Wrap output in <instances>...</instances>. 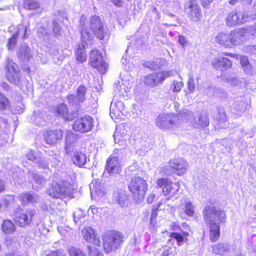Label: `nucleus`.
<instances>
[{
  "label": "nucleus",
  "instance_id": "c756f323",
  "mask_svg": "<svg viewBox=\"0 0 256 256\" xmlns=\"http://www.w3.org/2000/svg\"><path fill=\"white\" fill-rule=\"evenodd\" d=\"M26 156L29 160L37 164L40 168L43 169L48 168V162H46L42 158H36L35 156L34 151L30 150Z\"/></svg>",
  "mask_w": 256,
  "mask_h": 256
},
{
  "label": "nucleus",
  "instance_id": "a19ab883",
  "mask_svg": "<svg viewBox=\"0 0 256 256\" xmlns=\"http://www.w3.org/2000/svg\"><path fill=\"white\" fill-rule=\"evenodd\" d=\"M24 7L29 10H34L40 7V4L38 0H26L24 3Z\"/></svg>",
  "mask_w": 256,
  "mask_h": 256
},
{
  "label": "nucleus",
  "instance_id": "393cba45",
  "mask_svg": "<svg viewBox=\"0 0 256 256\" xmlns=\"http://www.w3.org/2000/svg\"><path fill=\"white\" fill-rule=\"evenodd\" d=\"M54 113L60 117H62L67 120H72L75 117L76 113L69 114L68 109L66 104H60L54 110Z\"/></svg>",
  "mask_w": 256,
  "mask_h": 256
},
{
  "label": "nucleus",
  "instance_id": "3c124183",
  "mask_svg": "<svg viewBox=\"0 0 256 256\" xmlns=\"http://www.w3.org/2000/svg\"><path fill=\"white\" fill-rule=\"evenodd\" d=\"M170 238L176 240L178 246L182 245L184 238L182 235L176 232H173L170 234Z\"/></svg>",
  "mask_w": 256,
  "mask_h": 256
},
{
  "label": "nucleus",
  "instance_id": "680f3d73",
  "mask_svg": "<svg viewBox=\"0 0 256 256\" xmlns=\"http://www.w3.org/2000/svg\"><path fill=\"white\" fill-rule=\"evenodd\" d=\"M245 50L251 54H256V46H248L246 48Z\"/></svg>",
  "mask_w": 256,
  "mask_h": 256
},
{
  "label": "nucleus",
  "instance_id": "a18cd8bd",
  "mask_svg": "<svg viewBox=\"0 0 256 256\" xmlns=\"http://www.w3.org/2000/svg\"><path fill=\"white\" fill-rule=\"evenodd\" d=\"M115 92L118 93L119 96L125 97L128 96V94L130 92V89L128 88H126V86L122 84L119 87L118 86L117 89L115 90Z\"/></svg>",
  "mask_w": 256,
  "mask_h": 256
},
{
  "label": "nucleus",
  "instance_id": "09e8293b",
  "mask_svg": "<svg viewBox=\"0 0 256 256\" xmlns=\"http://www.w3.org/2000/svg\"><path fill=\"white\" fill-rule=\"evenodd\" d=\"M210 90L214 92V94L218 97L224 98L227 95V92L221 88H217L213 87L210 88Z\"/></svg>",
  "mask_w": 256,
  "mask_h": 256
},
{
  "label": "nucleus",
  "instance_id": "603ef678",
  "mask_svg": "<svg viewBox=\"0 0 256 256\" xmlns=\"http://www.w3.org/2000/svg\"><path fill=\"white\" fill-rule=\"evenodd\" d=\"M18 34H14L12 38L9 40L8 46L9 50L13 49L16 43Z\"/></svg>",
  "mask_w": 256,
  "mask_h": 256
},
{
  "label": "nucleus",
  "instance_id": "58836bf2",
  "mask_svg": "<svg viewBox=\"0 0 256 256\" xmlns=\"http://www.w3.org/2000/svg\"><path fill=\"white\" fill-rule=\"evenodd\" d=\"M38 36L42 42H48L50 40V34L48 32L47 30L43 27L39 28L38 32Z\"/></svg>",
  "mask_w": 256,
  "mask_h": 256
},
{
  "label": "nucleus",
  "instance_id": "1a4fd4ad",
  "mask_svg": "<svg viewBox=\"0 0 256 256\" xmlns=\"http://www.w3.org/2000/svg\"><path fill=\"white\" fill-rule=\"evenodd\" d=\"M5 70L8 80L16 85L18 84L20 78L18 66L12 60L8 58L6 62Z\"/></svg>",
  "mask_w": 256,
  "mask_h": 256
},
{
  "label": "nucleus",
  "instance_id": "e2e57ef3",
  "mask_svg": "<svg viewBox=\"0 0 256 256\" xmlns=\"http://www.w3.org/2000/svg\"><path fill=\"white\" fill-rule=\"evenodd\" d=\"M98 212V208L94 206H92L88 211V214L90 215L91 214H92L93 217L96 214V215Z\"/></svg>",
  "mask_w": 256,
  "mask_h": 256
},
{
  "label": "nucleus",
  "instance_id": "20e7f679",
  "mask_svg": "<svg viewBox=\"0 0 256 256\" xmlns=\"http://www.w3.org/2000/svg\"><path fill=\"white\" fill-rule=\"evenodd\" d=\"M104 250L110 254L118 249L124 242V237L119 232L110 230L105 232L102 237Z\"/></svg>",
  "mask_w": 256,
  "mask_h": 256
},
{
  "label": "nucleus",
  "instance_id": "4c0bfd02",
  "mask_svg": "<svg viewBox=\"0 0 256 256\" xmlns=\"http://www.w3.org/2000/svg\"><path fill=\"white\" fill-rule=\"evenodd\" d=\"M227 118L225 113L223 112H220L219 116L218 118V127L222 130L226 129L228 126Z\"/></svg>",
  "mask_w": 256,
  "mask_h": 256
},
{
  "label": "nucleus",
  "instance_id": "412c9836",
  "mask_svg": "<svg viewBox=\"0 0 256 256\" xmlns=\"http://www.w3.org/2000/svg\"><path fill=\"white\" fill-rule=\"evenodd\" d=\"M18 58L23 62H28L32 58L30 48L26 44L21 45L17 50Z\"/></svg>",
  "mask_w": 256,
  "mask_h": 256
},
{
  "label": "nucleus",
  "instance_id": "5701e85b",
  "mask_svg": "<svg viewBox=\"0 0 256 256\" xmlns=\"http://www.w3.org/2000/svg\"><path fill=\"white\" fill-rule=\"evenodd\" d=\"M248 106V104L244 102L242 100H238L234 104L232 112L235 115L236 118H238L245 114Z\"/></svg>",
  "mask_w": 256,
  "mask_h": 256
},
{
  "label": "nucleus",
  "instance_id": "c85d7f7f",
  "mask_svg": "<svg viewBox=\"0 0 256 256\" xmlns=\"http://www.w3.org/2000/svg\"><path fill=\"white\" fill-rule=\"evenodd\" d=\"M19 198L23 204L37 203L40 200L39 197L34 193L23 194Z\"/></svg>",
  "mask_w": 256,
  "mask_h": 256
},
{
  "label": "nucleus",
  "instance_id": "aec40b11",
  "mask_svg": "<svg viewBox=\"0 0 256 256\" xmlns=\"http://www.w3.org/2000/svg\"><path fill=\"white\" fill-rule=\"evenodd\" d=\"M212 66L221 71L226 70L232 67L231 61L226 58H214L212 62Z\"/></svg>",
  "mask_w": 256,
  "mask_h": 256
},
{
  "label": "nucleus",
  "instance_id": "6ab92c4d",
  "mask_svg": "<svg viewBox=\"0 0 256 256\" xmlns=\"http://www.w3.org/2000/svg\"><path fill=\"white\" fill-rule=\"evenodd\" d=\"M186 11L188 18L194 21H198L201 17L200 10L194 0H190L187 3Z\"/></svg>",
  "mask_w": 256,
  "mask_h": 256
},
{
  "label": "nucleus",
  "instance_id": "338daca9",
  "mask_svg": "<svg viewBox=\"0 0 256 256\" xmlns=\"http://www.w3.org/2000/svg\"><path fill=\"white\" fill-rule=\"evenodd\" d=\"M172 252L171 248H165L164 250L162 256H169L172 254Z\"/></svg>",
  "mask_w": 256,
  "mask_h": 256
},
{
  "label": "nucleus",
  "instance_id": "37998d69",
  "mask_svg": "<svg viewBox=\"0 0 256 256\" xmlns=\"http://www.w3.org/2000/svg\"><path fill=\"white\" fill-rule=\"evenodd\" d=\"M224 80L232 86H238L241 84V82L234 76H229Z\"/></svg>",
  "mask_w": 256,
  "mask_h": 256
},
{
  "label": "nucleus",
  "instance_id": "6e6552de",
  "mask_svg": "<svg viewBox=\"0 0 256 256\" xmlns=\"http://www.w3.org/2000/svg\"><path fill=\"white\" fill-rule=\"evenodd\" d=\"M90 65L97 69L102 74H104L108 70V65L103 60L102 54L97 50H94L90 54Z\"/></svg>",
  "mask_w": 256,
  "mask_h": 256
},
{
  "label": "nucleus",
  "instance_id": "b1692460",
  "mask_svg": "<svg viewBox=\"0 0 256 256\" xmlns=\"http://www.w3.org/2000/svg\"><path fill=\"white\" fill-rule=\"evenodd\" d=\"M63 134L61 130H55L46 132L44 137L46 142L50 145L56 144L58 140H61Z\"/></svg>",
  "mask_w": 256,
  "mask_h": 256
},
{
  "label": "nucleus",
  "instance_id": "bb28decb",
  "mask_svg": "<svg viewBox=\"0 0 256 256\" xmlns=\"http://www.w3.org/2000/svg\"><path fill=\"white\" fill-rule=\"evenodd\" d=\"M231 249L230 246L227 243H220L212 246V252L216 255L224 256Z\"/></svg>",
  "mask_w": 256,
  "mask_h": 256
},
{
  "label": "nucleus",
  "instance_id": "4468645a",
  "mask_svg": "<svg viewBox=\"0 0 256 256\" xmlns=\"http://www.w3.org/2000/svg\"><path fill=\"white\" fill-rule=\"evenodd\" d=\"M122 162L119 160L118 156H111L110 159L107 161L105 170L110 175L114 176L119 174L122 172Z\"/></svg>",
  "mask_w": 256,
  "mask_h": 256
},
{
  "label": "nucleus",
  "instance_id": "ddd939ff",
  "mask_svg": "<svg viewBox=\"0 0 256 256\" xmlns=\"http://www.w3.org/2000/svg\"><path fill=\"white\" fill-rule=\"evenodd\" d=\"M35 214V211L32 210L22 211L16 214L15 222L20 226L25 227L32 222Z\"/></svg>",
  "mask_w": 256,
  "mask_h": 256
},
{
  "label": "nucleus",
  "instance_id": "69168bd1",
  "mask_svg": "<svg viewBox=\"0 0 256 256\" xmlns=\"http://www.w3.org/2000/svg\"><path fill=\"white\" fill-rule=\"evenodd\" d=\"M9 204H10V202H9L8 200H2V202H0V210L8 207V206L9 205Z\"/></svg>",
  "mask_w": 256,
  "mask_h": 256
},
{
  "label": "nucleus",
  "instance_id": "4d7b16f0",
  "mask_svg": "<svg viewBox=\"0 0 256 256\" xmlns=\"http://www.w3.org/2000/svg\"><path fill=\"white\" fill-rule=\"evenodd\" d=\"M53 33L55 36H58L60 35V28L59 24L56 21L53 22Z\"/></svg>",
  "mask_w": 256,
  "mask_h": 256
},
{
  "label": "nucleus",
  "instance_id": "473e14b6",
  "mask_svg": "<svg viewBox=\"0 0 256 256\" xmlns=\"http://www.w3.org/2000/svg\"><path fill=\"white\" fill-rule=\"evenodd\" d=\"M76 54L78 62L81 63L86 62L87 54L86 52L85 46L83 42L78 46V48L76 52Z\"/></svg>",
  "mask_w": 256,
  "mask_h": 256
},
{
  "label": "nucleus",
  "instance_id": "f704fd0d",
  "mask_svg": "<svg viewBox=\"0 0 256 256\" xmlns=\"http://www.w3.org/2000/svg\"><path fill=\"white\" fill-rule=\"evenodd\" d=\"M216 41L225 48H230V34L220 33L216 38Z\"/></svg>",
  "mask_w": 256,
  "mask_h": 256
},
{
  "label": "nucleus",
  "instance_id": "5fc2aeb1",
  "mask_svg": "<svg viewBox=\"0 0 256 256\" xmlns=\"http://www.w3.org/2000/svg\"><path fill=\"white\" fill-rule=\"evenodd\" d=\"M39 232L42 235L47 234L49 230L46 228V224L43 223L38 224L37 226Z\"/></svg>",
  "mask_w": 256,
  "mask_h": 256
},
{
  "label": "nucleus",
  "instance_id": "6e6d98bb",
  "mask_svg": "<svg viewBox=\"0 0 256 256\" xmlns=\"http://www.w3.org/2000/svg\"><path fill=\"white\" fill-rule=\"evenodd\" d=\"M88 250L90 256H103L102 254L96 248L88 246Z\"/></svg>",
  "mask_w": 256,
  "mask_h": 256
},
{
  "label": "nucleus",
  "instance_id": "9b49d317",
  "mask_svg": "<svg viewBox=\"0 0 256 256\" xmlns=\"http://www.w3.org/2000/svg\"><path fill=\"white\" fill-rule=\"evenodd\" d=\"M94 126V119L90 116L78 118L73 125L74 130L82 133L90 132Z\"/></svg>",
  "mask_w": 256,
  "mask_h": 256
},
{
  "label": "nucleus",
  "instance_id": "f3484780",
  "mask_svg": "<svg viewBox=\"0 0 256 256\" xmlns=\"http://www.w3.org/2000/svg\"><path fill=\"white\" fill-rule=\"evenodd\" d=\"M86 88L84 86H80L77 90L76 95L71 94L68 96V101L72 106H77L81 103H83L86 100Z\"/></svg>",
  "mask_w": 256,
  "mask_h": 256
},
{
  "label": "nucleus",
  "instance_id": "39448f33",
  "mask_svg": "<svg viewBox=\"0 0 256 256\" xmlns=\"http://www.w3.org/2000/svg\"><path fill=\"white\" fill-rule=\"evenodd\" d=\"M180 114H162L156 120V126L160 129H174L181 124Z\"/></svg>",
  "mask_w": 256,
  "mask_h": 256
},
{
  "label": "nucleus",
  "instance_id": "f257e3e1",
  "mask_svg": "<svg viewBox=\"0 0 256 256\" xmlns=\"http://www.w3.org/2000/svg\"><path fill=\"white\" fill-rule=\"evenodd\" d=\"M204 219L210 228V238L212 242L217 241L220 236V225L226 221V212L214 206H206L202 212Z\"/></svg>",
  "mask_w": 256,
  "mask_h": 256
},
{
  "label": "nucleus",
  "instance_id": "72a5a7b5",
  "mask_svg": "<svg viewBox=\"0 0 256 256\" xmlns=\"http://www.w3.org/2000/svg\"><path fill=\"white\" fill-rule=\"evenodd\" d=\"M2 230L6 234H11L16 231L14 224L10 220H5L2 226Z\"/></svg>",
  "mask_w": 256,
  "mask_h": 256
},
{
  "label": "nucleus",
  "instance_id": "a211bd4d",
  "mask_svg": "<svg viewBox=\"0 0 256 256\" xmlns=\"http://www.w3.org/2000/svg\"><path fill=\"white\" fill-rule=\"evenodd\" d=\"M169 164L170 166L174 170V172L180 176L186 172L188 167V163L182 158L170 160Z\"/></svg>",
  "mask_w": 256,
  "mask_h": 256
},
{
  "label": "nucleus",
  "instance_id": "2eb2a0df",
  "mask_svg": "<svg viewBox=\"0 0 256 256\" xmlns=\"http://www.w3.org/2000/svg\"><path fill=\"white\" fill-rule=\"evenodd\" d=\"M69 139L68 138L66 140V150L68 154H70L73 156L72 160L74 164L82 167L85 165L86 162L87 158L85 154L82 152H71V146L68 142Z\"/></svg>",
  "mask_w": 256,
  "mask_h": 256
},
{
  "label": "nucleus",
  "instance_id": "79ce46f5",
  "mask_svg": "<svg viewBox=\"0 0 256 256\" xmlns=\"http://www.w3.org/2000/svg\"><path fill=\"white\" fill-rule=\"evenodd\" d=\"M28 26H24V24L18 26L17 32L15 34H18V36H22L23 39L26 38V33Z\"/></svg>",
  "mask_w": 256,
  "mask_h": 256
},
{
  "label": "nucleus",
  "instance_id": "e433bc0d",
  "mask_svg": "<svg viewBox=\"0 0 256 256\" xmlns=\"http://www.w3.org/2000/svg\"><path fill=\"white\" fill-rule=\"evenodd\" d=\"M90 186L91 190V194L92 196L94 193L100 197L104 195V192L103 190V188L100 186V182L97 181L94 182L90 184Z\"/></svg>",
  "mask_w": 256,
  "mask_h": 256
},
{
  "label": "nucleus",
  "instance_id": "f03ea898",
  "mask_svg": "<svg viewBox=\"0 0 256 256\" xmlns=\"http://www.w3.org/2000/svg\"><path fill=\"white\" fill-rule=\"evenodd\" d=\"M86 18L84 15L81 16L80 26L82 42H87L93 38L92 34L100 40L104 39L108 34L105 31L102 22L99 16H94L92 17L90 21V28L92 32L86 28Z\"/></svg>",
  "mask_w": 256,
  "mask_h": 256
},
{
  "label": "nucleus",
  "instance_id": "864d4df0",
  "mask_svg": "<svg viewBox=\"0 0 256 256\" xmlns=\"http://www.w3.org/2000/svg\"><path fill=\"white\" fill-rule=\"evenodd\" d=\"M8 104V99L0 92V108L4 110L6 108Z\"/></svg>",
  "mask_w": 256,
  "mask_h": 256
},
{
  "label": "nucleus",
  "instance_id": "052dcab7",
  "mask_svg": "<svg viewBox=\"0 0 256 256\" xmlns=\"http://www.w3.org/2000/svg\"><path fill=\"white\" fill-rule=\"evenodd\" d=\"M247 32V36L248 34H250L252 36L256 37V25L251 26L248 28L245 29Z\"/></svg>",
  "mask_w": 256,
  "mask_h": 256
},
{
  "label": "nucleus",
  "instance_id": "0eeeda50",
  "mask_svg": "<svg viewBox=\"0 0 256 256\" xmlns=\"http://www.w3.org/2000/svg\"><path fill=\"white\" fill-rule=\"evenodd\" d=\"M180 117L182 118V121L185 120L190 122L192 126L197 128L207 127L210 124L207 115L194 116L193 114L188 110H184L181 114Z\"/></svg>",
  "mask_w": 256,
  "mask_h": 256
},
{
  "label": "nucleus",
  "instance_id": "13d9d810",
  "mask_svg": "<svg viewBox=\"0 0 256 256\" xmlns=\"http://www.w3.org/2000/svg\"><path fill=\"white\" fill-rule=\"evenodd\" d=\"M178 42L183 48L186 47L188 45V42L186 38L182 36H179Z\"/></svg>",
  "mask_w": 256,
  "mask_h": 256
},
{
  "label": "nucleus",
  "instance_id": "8fccbe9b",
  "mask_svg": "<svg viewBox=\"0 0 256 256\" xmlns=\"http://www.w3.org/2000/svg\"><path fill=\"white\" fill-rule=\"evenodd\" d=\"M30 176L33 177L34 180L40 186L44 184L46 182V180L43 177L38 174L30 173Z\"/></svg>",
  "mask_w": 256,
  "mask_h": 256
},
{
  "label": "nucleus",
  "instance_id": "f8f14e48",
  "mask_svg": "<svg viewBox=\"0 0 256 256\" xmlns=\"http://www.w3.org/2000/svg\"><path fill=\"white\" fill-rule=\"evenodd\" d=\"M230 48L239 46L247 40V32L244 28L234 30L230 34Z\"/></svg>",
  "mask_w": 256,
  "mask_h": 256
},
{
  "label": "nucleus",
  "instance_id": "49530a36",
  "mask_svg": "<svg viewBox=\"0 0 256 256\" xmlns=\"http://www.w3.org/2000/svg\"><path fill=\"white\" fill-rule=\"evenodd\" d=\"M70 256H86L82 250L74 247H70L68 249Z\"/></svg>",
  "mask_w": 256,
  "mask_h": 256
},
{
  "label": "nucleus",
  "instance_id": "de8ad7c7",
  "mask_svg": "<svg viewBox=\"0 0 256 256\" xmlns=\"http://www.w3.org/2000/svg\"><path fill=\"white\" fill-rule=\"evenodd\" d=\"M184 83L182 82L174 80L172 84L170 89L174 92H179L184 87Z\"/></svg>",
  "mask_w": 256,
  "mask_h": 256
},
{
  "label": "nucleus",
  "instance_id": "7c9ffc66",
  "mask_svg": "<svg viewBox=\"0 0 256 256\" xmlns=\"http://www.w3.org/2000/svg\"><path fill=\"white\" fill-rule=\"evenodd\" d=\"M237 60H240V62L244 72L248 74H250L252 72V66L249 62L248 59L247 57L237 55L236 56Z\"/></svg>",
  "mask_w": 256,
  "mask_h": 256
},
{
  "label": "nucleus",
  "instance_id": "ea45409f",
  "mask_svg": "<svg viewBox=\"0 0 256 256\" xmlns=\"http://www.w3.org/2000/svg\"><path fill=\"white\" fill-rule=\"evenodd\" d=\"M241 20L242 21V24L256 20V13L252 14L250 12H240Z\"/></svg>",
  "mask_w": 256,
  "mask_h": 256
},
{
  "label": "nucleus",
  "instance_id": "9d476101",
  "mask_svg": "<svg viewBox=\"0 0 256 256\" xmlns=\"http://www.w3.org/2000/svg\"><path fill=\"white\" fill-rule=\"evenodd\" d=\"M157 184L159 188L163 189L162 192L164 196H175L178 192L180 188V182H173L168 178L159 179Z\"/></svg>",
  "mask_w": 256,
  "mask_h": 256
},
{
  "label": "nucleus",
  "instance_id": "c03bdc74",
  "mask_svg": "<svg viewBox=\"0 0 256 256\" xmlns=\"http://www.w3.org/2000/svg\"><path fill=\"white\" fill-rule=\"evenodd\" d=\"M144 82L146 84L152 88L157 86L154 74H149L146 76L144 80Z\"/></svg>",
  "mask_w": 256,
  "mask_h": 256
},
{
  "label": "nucleus",
  "instance_id": "a878e982",
  "mask_svg": "<svg viewBox=\"0 0 256 256\" xmlns=\"http://www.w3.org/2000/svg\"><path fill=\"white\" fill-rule=\"evenodd\" d=\"M226 24L228 26L234 27L242 24L241 20L240 12L234 11L230 12L226 18Z\"/></svg>",
  "mask_w": 256,
  "mask_h": 256
},
{
  "label": "nucleus",
  "instance_id": "dca6fc26",
  "mask_svg": "<svg viewBox=\"0 0 256 256\" xmlns=\"http://www.w3.org/2000/svg\"><path fill=\"white\" fill-rule=\"evenodd\" d=\"M82 235L86 242L96 246L100 245V238L96 230L90 227L85 228L82 230Z\"/></svg>",
  "mask_w": 256,
  "mask_h": 256
},
{
  "label": "nucleus",
  "instance_id": "423d86ee",
  "mask_svg": "<svg viewBox=\"0 0 256 256\" xmlns=\"http://www.w3.org/2000/svg\"><path fill=\"white\" fill-rule=\"evenodd\" d=\"M128 189L134 198L136 200H139L144 198L148 185L144 180L140 177L136 176L133 178L130 182Z\"/></svg>",
  "mask_w": 256,
  "mask_h": 256
},
{
  "label": "nucleus",
  "instance_id": "c9c22d12",
  "mask_svg": "<svg viewBox=\"0 0 256 256\" xmlns=\"http://www.w3.org/2000/svg\"><path fill=\"white\" fill-rule=\"evenodd\" d=\"M183 206L184 207L182 208V210L188 216H194L196 210V207L194 204L190 201L186 200H184Z\"/></svg>",
  "mask_w": 256,
  "mask_h": 256
},
{
  "label": "nucleus",
  "instance_id": "2f4dec72",
  "mask_svg": "<svg viewBox=\"0 0 256 256\" xmlns=\"http://www.w3.org/2000/svg\"><path fill=\"white\" fill-rule=\"evenodd\" d=\"M157 86L162 84L167 78L172 76L174 72L172 70L154 73Z\"/></svg>",
  "mask_w": 256,
  "mask_h": 256
},
{
  "label": "nucleus",
  "instance_id": "4be33fe9",
  "mask_svg": "<svg viewBox=\"0 0 256 256\" xmlns=\"http://www.w3.org/2000/svg\"><path fill=\"white\" fill-rule=\"evenodd\" d=\"M118 96H114L113 101L112 102L110 106V116L112 118L114 116H119L120 114L124 110V105L121 100H118Z\"/></svg>",
  "mask_w": 256,
  "mask_h": 256
},
{
  "label": "nucleus",
  "instance_id": "cd10ccee",
  "mask_svg": "<svg viewBox=\"0 0 256 256\" xmlns=\"http://www.w3.org/2000/svg\"><path fill=\"white\" fill-rule=\"evenodd\" d=\"M114 200L121 207L128 206L129 204L128 196L126 192L123 190L120 191L114 194Z\"/></svg>",
  "mask_w": 256,
  "mask_h": 256
},
{
  "label": "nucleus",
  "instance_id": "bf43d9fd",
  "mask_svg": "<svg viewBox=\"0 0 256 256\" xmlns=\"http://www.w3.org/2000/svg\"><path fill=\"white\" fill-rule=\"evenodd\" d=\"M188 90L191 93L194 92L195 90V83L192 78H190L188 82Z\"/></svg>",
  "mask_w": 256,
  "mask_h": 256
},
{
  "label": "nucleus",
  "instance_id": "7ed1b4c3",
  "mask_svg": "<svg viewBox=\"0 0 256 256\" xmlns=\"http://www.w3.org/2000/svg\"><path fill=\"white\" fill-rule=\"evenodd\" d=\"M74 190L72 186L69 182L58 180L52 182L47 192L53 198L62 199L69 198Z\"/></svg>",
  "mask_w": 256,
  "mask_h": 256
},
{
  "label": "nucleus",
  "instance_id": "0e129e2a",
  "mask_svg": "<svg viewBox=\"0 0 256 256\" xmlns=\"http://www.w3.org/2000/svg\"><path fill=\"white\" fill-rule=\"evenodd\" d=\"M6 246L8 247H12L13 246V244H14V245H15L16 244L14 240L13 239H12L10 237H8L6 238Z\"/></svg>",
  "mask_w": 256,
  "mask_h": 256
},
{
  "label": "nucleus",
  "instance_id": "774afa93",
  "mask_svg": "<svg viewBox=\"0 0 256 256\" xmlns=\"http://www.w3.org/2000/svg\"><path fill=\"white\" fill-rule=\"evenodd\" d=\"M48 256H66L65 254H62V252L58 251L54 252L50 254H48Z\"/></svg>",
  "mask_w": 256,
  "mask_h": 256
}]
</instances>
